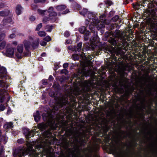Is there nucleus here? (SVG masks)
Wrapping results in <instances>:
<instances>
[{"label": "nucleus", "mask_w": 157, "mask_h": 157, "mask_svg": "<svg viewBox=\"0 0 157 157\" xmlns=\"http://www.w3.org/2000/svg\"><path fill=\"white\" fill-rule=\"evenodd\" d=\"M12 21V19L10 17H6L3 20L2 25L3 26H5L6 28L10 26V23Z\"/></svg>", "instance_id": "nucleus-11"}, {"label": "nucleus", "mask_w": 157, "mask_h": 157, "mask_svg": "<svg viewBox=\"0 0 157 157\" xmlns=\"http://www.w3.org/2000/svg\"><path fill=\"white\" fill-rule=\"evenodd\" d=\"M53 8L52 7H50L49 8L48 10V12L50 13L49 14V16L50 17H53L52 18H54V19L53 21H55L56 19V13L55 12L53 11ZM52 18H50V19H52Z\"/></svg>", "instance_id": "nucleus-20"}, {"label": "nucleus", "mask_w": 157, "mask_h": 157, "mask_svg": "<svg viewBox=\"0 0 157 157\" xmlns=\"http://www.w3.org/2000/svg\"><path fill=\"white\" fill-rule=\"evenodd\" d=\"M60 73L61 74L64 73L65 75H67L68 73V71H67V69H62Z\"/></svg>", "instance_id": "nucleus-41"}, {"label": "nucleus", "mask_w": 157, "mask_h": 157, "mask_svg": "<svg viewBox=\"0 0 157 157\" xmlns=\"http://www.w3.org/2000/svg\"><path fill=\"white\" fill-rule=\"evenodd\" d=\"M41 82H42V84L44 85V86H46V85H47L49 84V82H48V79H43L41 80Z\"/></svg>", "instance_id": "nucleus-34"}, {"label": "nucleus", "mask_w": 157, "mask_h": 157, "mask_svg": "<svg viewBox=\"0 0 157 157\" xmlns=\"http://www.w3.org/2000/svg\"><path fill=\"white\" fill-rule=\"evenodd\" d=\"M64 36L66 37H68L70 35V33L68 31L65 32L64 33Z\"/></svg>", "instance_id": "nucleus-59"}, {"label": "nucleus", "mask_w": 157, "mask_h": 157, "mask_svg": "<svg viewBox=\"0 0 157 157\" xmlns=\"http://www.w3.org/2000/svg\"><path fill=\"white\" fill-rule=\"evenodd\" d=\"M22 8L21 5H17L16 7V13L17 15H19L22 13Z\"/></svg>", "instance_id": "nucleus-24"}, {"label": "nucleus", "mask_w": 157, "mask_h": 157, "mask_svg": "<svg viewBox=\"0 0 157 157\" xmlns=\"http://www.w3.org/2000/svg\"><path fill=\"white\" fill-rule=\"evenodd\" d=\"M3 151V146H2L0 148V155H1Z\"/></svg>", "instance_id": "nucleus-63"}, {"label": "nucleus", "mask_w": 157, "mask_h": 157, "mask_svg": "<svg viewBox=\"0 0 157 157\" xmlns=\"http://www.w3.org/2000/svg\"><path fill=\"white\" fill-rule=\"evenodd\" d=\"M86 28L85 26H82L79 29L80 32L81 33H84L85 31H86Z\"/></svg>", "instance_id": "nucleus-37"}, {"label": "nucleus", "mask_w": 157, "mask_h": 157, "mask_svg": "<svg viewBox=\"0 0 157 157\" xmlns=\"http://www.w3.org/2000/svg\"><path fill=\"white\" fill-rule=\"evenodd\" d=\"M42 26V23H40L39 24H38L36 26V28L35 30H39L40 29V28H41Z\"/></svg>", "instance_id": "nucleus-44"}, {"label": "nucleus", "mask_w": 157, "mask_h": 157, "mask_svg": "<svg viewBox=\"0 0 157 157\" xmlns=\"http://www.w3.org/2000/svg\"><path fill=\"white\" fill-rule=\"evenodd\" d=\"M82 46V43H79L77 45V50L78 51H80L81 48V47Z\"/></svg>", "instance_id": "nucleus-38"}, {"label": "nucleus", "mask_w": 157, "mask_h": 157, "mask_svg": "<svg viewBox=\"0 0 157 157\" xmlns=\"http://www.w3.org/2000/svg\"><path fill=\"white\" fill-rule=\"evenodd\" d=\"M53 28V26H46V29H47V31L48 32H51L52 30V29Z\"/></svg>", "instance_id": "nucleus-40"}, {"label": "nucleus", "mask_w": 157, "mask_h": 157, "mask_svg": "<svg viewBox=\"0 0 157 157\" xmlns=\"http://www.w3.org/2000/svg\"><path fill=\"white\" fill-rule=\"evenodd\" d=\"M65 95H62L59 97L55 91H52L49 94L51 97H53L58 108L64 111L68 112L72 109L76 108L77 101L76 98L80 95L79 92L73 88L72 86L65 84L63 86Z\"/></svg>", "instance_id": "nucleus-1"}, {"label": "nucleus", "mask_w": 157, "mask_h": 157, "mask_svg": "<svg viewBox=\"0 0 157 157\" xmlns=\"http://www.w3.org/2000/svg\"><path fill=\"white\" fill-rule=\"evenodd\" d=\"M79 56L81 59L80 61V65L82 67H89L91 68L92 66L91 61H90L91 58H93L94 56H90L86 57L85 54L82 52L81 54H79Z\"/></svg>", "instance_id": "nucleus-4"}, {"label": "nucleus", "mask_w": 157, "mask_h": 157, "mask_svg": "<svg viewBox=\"0 0 157 157\" xmlns=\"http://www.w3.org/2000/svg\"><path fill=\"white\" fill-rule=\"evenodd\" d=\"M135 137V135L134 136L133 140L127 144L128 152L126 154V155L127 157H132V155L135 153V148L138 144L136 142L137 139Z\"/></svg>", "instance_id": "nucleus-3"}, {"label": "nucleus", "mask_w": 157, "mask_h": 157, "mask_svg": "<svg viewBox=\"0 0 157 157\" xmlns=\"http://www.w3.org/2000/svg\"><path fill=\"white\" fill-rule=\"evenodd\" d=\"M40 44L42 46H45L47 44V43L46 42H45L44 40H41L40 42Z\"/></svg>", "instance_id": "nucleus-57"}, {"label": "nucleus", "mask_w": 157, "mask_h": 157, "mask_svg": "<svg viewBox=\"0 0 157 157\" xmlns=\"http://www.w3.org/2000/svg\"><path fill=\"white\" fill-rule=\"evenodd\" d=\"M25 148L23 147H19L15 150H13V157H25L27 155L24 152Z\"/></svg>", "instance_id": "nucleus-7"}, {"label": "nucleus", "mask_w": 157, "mask_h": 157, "mask_svg": "<svg viewBox=\"0 0 157 157\" xmlns=\"http://www.w3.org/2000/svg\"><path fill=\"white\" fill-rule=\"evenodd\" d=\"M40 40L39 39L37 38L36 39L34 40L33 41H31V45L33 48H36L38 47L39 43Z\"/></svg>", "instance_id": "nucleus-23"}, {"label": "nucleus", "mask_w": 157, "mask_h": 157, "mask_svg": "<svg viewBox=\"0 0 157 157\" xmlns=\"http://www.w3.org/2000/svg\"><path fill=\"white\" fill-rule=\"evenodd\" d=\"M33 41V37L31 36L29 37L27 40H25L24 41V45L25 49L28 50L29 48L31 45V41Z\"/></svg>", "instance_id": "nucleus-13"}, {"label": "nucleus", "mask_w": 157, "mask_h": 157, "mask_svg": "<svg viewBox=\"0 0 157 157\" xmlns=\"http://www.w3.org/2000/svg\"><path fill=\"white\" fill-rule=\"evenodd\" d=\"M105 3L109 5V6L112 5V3L110 0H105Z\"/></svg>", "instance_id": "nucleus-48"}, {"label": "nucleus", "mask_w": 157, "mask_h": 157, "mask_svg": "<svg viewBox=\"0 0 157 157\" xmlns=\"http://www.w3.org/2000/svg\"><path fill=\"white\" fill-rule=\"evenodd\" d=\"M82 129V132H79L74 137V140L76 143H79L81 146H84L86 142L85 140V137L89 136L90 135H93L92 130L93 127L92 125H83Z\"/></svg>", "instance_id": "nucleus-2"}, {"label": "nucleus", "mask_w": 157, "mask_h": 157, "mask_svg": "<svg viewBox=\"0 0 157 157\" xmlns=\"http://www.w3.org/2000/svg\"><path fill=\"white\" fill-rule=\"evenodd\" d=\"M140 5V4H139L137 2H136L135 4H132V6L135 9H138V7Z\"/></svg>", "instance_id": "nucleus-42"}, {"label": "nucleus", "mask_w": 157, "mask_h": 157, "mask_svg": "<svg viewBox=\"0 0 157 157\" xmlns=\"http://www.w3.org/2000/svg\"><path fill=\"white\" fill-rule=\"evenodd\" d=\"M10 11L8 10L2 11H0V15L1 16H5L9 15Z\"/></svg>", "instance_id": "nucleus-27"}, {"label": "nucleus", "mask_w": 157, "mask_h": 157, "mask_svg": "<svg viewBox=\"0 0 157 157\" xmlns=\"http://www.w3.org/2000/svg\"><path fill=\"white\" fill-rule=\"evenodd\" d=\"M83 47L86 50H88L90 48V45L88 43H85L83 46Z\"/></svg>", "instance_id": "nucleus-33"}, {"label": "nucleus", "mask_w": 157, "mask_h": 157, "mask_svg": "<svg viewBox=\"0 0 157 157\" xmlns=\"http://www.w3.org/2000/svg\"><path fill=\"white\" fill-rule=\"evenodd\" d=\"M31 7L33 10H36L37 9V6L35 4H32L31 5Z\"/></svg>", "instance_id": "nucleus-53"}, {"label": "nucleus", "mask_w": 157, "mask_h": 157, "mask_svg": "<svg viewBox=\"0 0 157 157\" xmlns=\"http://www.w3.org/2000/svg\"><path fill=\"white\" fill-rule=\"evenodd\" d=\"M13 127V124L11 123V122H10L8 124H5V125H4V127L7 129L11 128Z\"/></svg>", "instance_id": "nucleus-28"}, {"label": "nucleus", "mask_w": 157, "mask_h": 157, "mask_svg": "<svg viewBox=\"0 0 157 157\" xmlns=\"http://www.w3.org/2000/svg\"><path fill=\"white\" fill-rule=\"evenodd\" d=\"M5 83L3 81L0 80V87L2 88L5 87Z\"/></svg>", "instance_id": "nucleus-47"}, {"label": "nucleus", "mask_w": 157, "mask_h": 157, "mask_svg": "<svg viewBox=\"0 0 157 157\" xmlns=\"http://www.w3.org/2000/svg\"><path fill=\"white\" fill-rule=\"evenodd\" d=\"M25 141L24 139L21 138L17 140V142L20 144H22V143H24Z\"/></svg>", "instance_id": "nucleus-49"}, {"label": "nucleus", "mask_w": 157, "mask_h": 157, "mask_svg": "<svg viewBox=\"0 0 157 157\" xmlns=\"http://www.w3.org/2000/svg\"><path fill=\"white\" fill-rule=\"evenodd\" d=\"M3 121L2 118H0V127L2 126V122ZM0 140L2 141L3 143L4 144H6L7 140V139L6 138L5 135H2V132L0 130Z\"/></svg>", "instance_id": "nucleus-16"}, {"label": "nucleus", "mask_w": 157, "mask_h": 157, "mask_svg": "<svg viewBox=\"0 0 157 157\" xmlns=\"http://www.w3.org/2000/svg\"><path fill=\"white\" fill-rule=\"evenodd\" d=\"M125 35V34H123L122 33H120V35L119 36V38L123 40H124L126 39Z\"/></svg>", "instance_id": "nucleus-35"}, {"label": "nucleus", "mask_w": 157, "mask_h": 157, "mask_svg": "<svg viewBox=\"0 0 157 157\" xmlns=\"http://www.w3.org/2000/svg\"><path fill=\"white\" fill-rule=\"evenodd\" d=\"M66 8V6L65 5L59 6L56 7V9L58 11H61L65 9Z\"/></svg>", "instance_id": "nucleus-29"}, {"label": "nucleus", "mask_w": 157, "mask_h": 157, "mask_svg": "<svg viewBox=\"0 0 157 157\" xmlns=\"http://www.w3.org/2000/svg\"><path fill=\"white\" fill-rule=\"evenodd\" d=\"M87 15L88 17L90 19V20L88 21L86 20V23H87V21H88V22H89V21H90L91 20H92L93 22V24L90 25L89 27L90 30H91L92 31H93L95 28V26L94 25H93L94 24L96 26V25L98 24V23H99V21L98 18L94 17L92 13L88 11Z\"/></svg>", "instance_id": "nucleus-5"}, {"label": "nucleus", "mask_w": 157, "mask_h": 157, "mask_svg": "<svg viewBox=\"0 0 157 157\" xmlns=\"http://www.w3.org/2000/svg\"><path fill=\"white\" fill-rule=\"evenodd\" d=\"M6 91V90L4 88L0 89V103H2L3 102L5 98V94Z\"/></svg>", "instance_id": "nucleus-19"}, {"label": "nucleus", "mask_w": 157, "mask_h": 157, "mask_svg": "<svg viewBox=\"0 0 157 157\" xmlns=\"http://www.w3.org/2000/svg\"><path fill=\"white\" fill-rule=\"evenodd\" d=\"M88 10L87 9H84L80 12V13L82 15L85 16L86 14L87 13Z\"/></svg>", "instance_id": "nucleus-31"}, {"label": "nucleus", "mask_w": 157, "mask_h": 157, "mask_svg": "<svg viewBox=\"0 0 157 157\" xmlns=\"http://www.w3.org/2000/svg\"><path fill=\"white\" fill-rule=\"evenodd\" d=\"M6 44V42L5 41H2L1 43H0V50L3 49Z\"/></svg>", "instance_id": "nucleus-30"}, {"label": "nucleus", "mask_w": 157, "mask_h": 157, "mask_svg": "<svg viewBox=\"0 0 157 157\" xmlns=\"http://www.w3.org/2000/svg\"><path fill=\"white\" fill-rule=\"evenodd\" d=\"M44 40L48 42L51 40V38L49 36H47L44 38Z\"/></svg>", "instance_id": "nucleus-45"}, {"label": "nucleus", "mask_w": 157, "mask_h": 157, "mask_svg": "<svg viewBox=\"0 0 157 157\" xmlns=\"http://www.w3.org/2000/svg\"><path fill=\"white\" fill-rule=\"evenodd\" d=\"M90 41L91 43V45L90 46L92 47L93 48H94V47L93 46V45H94L95 44V40L94 38H93V40H92V38L90 39Z\"/></svg>", "instance_id": "nucleus-46"}, {"label": "nucleus", "mask_w": 157, "mask_h": 157, "mask_svg": "<svg viewBox=\"0 0 157 157\" xmlns=\"http://www.w3.org/2000/svg\"><path fill=\"white\" fill-rule=\"evenodd\" d=\"M69 125L67 123H65L63 125L61 132V133L63 132L64 131L67 132L68 129Z\"/></svg>", "instance_id": "nucleus-25"}, {"label": "nucleus", "mask_w": 157, "mask_h": 157, "mask_svg": "<svg viewBox=\"0 0 157 157\" xmlns=\"http://www.w3.org/2000/svg\"><path fill=\"white\" fill-rule=\"evenodd\" d=\"M23 134L25 136L26 139L27 140H29L30 137L34 136L36 134L35 132H38L36 131V129H34L30 131V130L28 128H25L22 130Z\"/></svg>", "instance_id": "nucleus-8"}, {"label": "nucleus", "mask_w": 157, "mask_h": 157, "mask_svg": "<svg viewBox=\"0 0 157 157\" xmlns=\"http://www.w3.org/2000/svg\"><path fill=\"white\" fill-rule=\"evenodd\" d=\"M14 53V48L12 47H10L6 50V55L8 57L13 56Z\"/></svg>", "instance_id": "nucleus-18"}, {"label": "nucleus", "mask_w": 157, "mask_h": 157, "mask_svg": "<svg viewBox=\"0 0 157 157\" xmlns=\"http://www.w3.org/2000/svg\"><path fill=\"white\" fill-rule=\"evenodd\" d=\"M69 78L68 76H65V75H61V76H60L59 77V81L60 82L62 83L64 82L66 80H67Z\"/></svg>", "instance_id": "nucleus-26"}, {"label": "nucleus", "mask_w": 157, "mask_h": 157, "mask_svg": "<svg viewBox=\"0 0 157 157\" xmlns=\"http://www.w3.org/2000/svg\"><path fill=\"white\" fill-rule=\"evenodd\" d=\"M90 32H86L84 37L85 40H87L89 39L88 36L90 35Z\"/></svg>", "instance_id": "nucleus-36"}, {"label": "nucleus", "mask_w": 157, "mask_h": 157, "mask_svg": "<svg viewBox=\"0 0 157 157\" xmlns=\"http://www.w3.org/2000/svg\"><path fill=\"white\" fill-rule=\"evenodd\" d=\"M54 66L56 69H59V68H60L61 67L60 63H59V62L56 63L54 64Z\"/></svg>", "instance_id": "nucleus-43"}, {"label": "nucleus", "mask_w": 157, "mask_h": 157, "mask_svg": "<svg viewBox=\"0 0 157 157\" xmlns=\"http://www.w3.org/2000/svg\"><path fill=\"white\" fill-rule=\"evenodd\" d=\"M29 19L31 21H33L35 20V18L34 17L32 16L30 17Z\"/></svg>", "instance_id": "nucleus-64"}, {"label": "nucleus", "mask_w": 157, "mask_h": 157, "mask_svg": "<svg viewBox=\"0 0 157 157\" xmlns=\"http://www.w3.org/2000/svg\"><path fill=\"white\" fill-rule=\"evenodd\" d=\"M109 128L107 126H106L105 128V129H104L103 130V133H102V132L101 130L100 131V132L101 133V134H102L101 136H105V138H106L107 139L110 140L111 138H110V134L109 133V134H107V133L109 131Z\"/></svg>", "instance_id": "nucleus-17"}, {"label": "nucleus", "mask_w": 157, "mask_h": 157, "mask_svg": "<svg viewBox=\"0 0 157 157\" xmlns=\"http://www.w3.org/2000/svg\"><path fill=\"white\" fill-rule=\"evenodd\" d=\"M79 71H83V70H84V71H86V70H87V71H91V70H92L93 69H78ZM95 71H107L108 69H93ZM108 70H109V71H112L113 69H108ZM120 70H121L122 71H135V69H113V71H116L118 72L119 71H120Z\"/></svg>", "instance_id": "nucleus-10"}, {"label": "nucleus", "mask_w": 157, "mask_h": 157, "mask_svg": "<svg viewBox=\"0 0 157 157\" xmlns=\"http://www.w3.org/2000/svg\"><path fill=\"white\" fill-rule=\"evenodd\" d=\"M52 87L55 90L56 93L58 94L59 97H61L62 95H63L60 93V88L59 84L57 83H54Z\"/></svg>", "instance_id": "nucleus-12"}, {"label": "nucleus", "mask_w": 157, "mask_h": 157, "mask_svg": "<svg viewBox=\"0 0 157 157\" xmlns=\"http://www.w3.org/2000/svg\"><path fill=\"white\" fill-rule=\"evenodd\" d=\"M39 36L41 37H44L46 35V33L44 31H40L38 32Z\"/></svg>", "instance_id": "nucleus-32"}, {"label": "nucleus", "mask_w": 157, "mask_h": 157, "mask_svg": "<svg viewBox=\"0 0 157 157\" xmlns=\"http://www.w3.org/2000/svg\"><path fill=\"white\" fill-rule=\"evenodd\" d=\"M78 78V79H80V77L79 76V75H78V74H76V73L74 74V75L73 77V78Z\"/></svg>", "instance_id": "nucleus-56"}, {"label": "nucleus", "mask_w": 157, "mask_h": 157, "mask_svg": "<svg viewBox=\"0 0 157 157\" xmlns=\"http://www.w3.org/2000/svg\"><path fill=\"white\" fill-rule=\"evenodd\" d=\"M17 52L15 53V55L18 58H22V53L24 50L23 45L22 44H19L17 47Z\"/></svg>", "instance_id": "nucleus-9"}, {"label": "nucleus", "mask_w": 157, "mask_h": 157, "mask_svg": "<svg viewBox=\"0 0 157 157\" xmlns=\"http://www.w3.org/2000/svg\"><path fill=\"white\" fill-rule=\"evenodd\" d=\"M33 117L35 122H37L39 121L41 118V116L38 110H36V113H33Z\"/></svg>", "instance_id": "nucleus-21"}, {"label": "nucleus", "mask_w": 157, "mask_h": 157, "mask_svg": "<svg viewBox=\"0 0 157 157\" xmlns=\"http://www.w3.org/2000/svg\"><path fill=\"white\" fill-rule=\"evenodd\" d=\"M49 18L48 17H45L44 19H43V21L44 22H46L48 21H49Z\"/></svg>", "instance_id": "nucleus-60"}, {"label": "nucleus", "mask_w": 157, "mask_h": 157, "mask_svg": "<svg viewBox=\"0 0 157 157\" xmlns=\"http://www.w3.org/2000/svg\"><path fill=\"white\" fill-rule=\"evenodd\" d=\"M101 22L97 27L98 28H102L105 27V25L107 24L106 21L105 19V15H103L100 17Z\"/></svg>", "instance_id": "nucleus-14"}, {"label": "nucleus", "mask_w": 157, "mask_h": 157, "mask_svg": "<svg viewBox=\"0 0 157 157\" xmlns=\"http://www.w3.org/2000/svg\"><path fill=\"white\" fill-rule=\"evenodd\" d=\"M38 128L41 131H44V134L47 137H49L52 135L51 129H48V126L46 124L42 123L38 124L37 125Z\"/></svg>", "instance_id": "nucleus-6"}, {"label": "nucleus", "mask_w": 157, "mask_h": 157, "mask_svg": "<svg viewBox=\"0 0 157 157\" xmlns=\"http://www.w3.org/2000/svg\"><path fill=\"white\" fill-rule=\"evenodd\" d=\"M126 132L124 130H121V128H120V133H119V135L121 139L122 138L123 136V138H126L127 137H131V136L132 134V133L131 132L128 133L127 135H124Z\"/></svg>", "instance_id": "nucleus-15"}, {"label": "nucleus", "mask_w": 157, "mask_h": 157, "mask_svg": "<svg viewBox=\"0 0 157 157\" xmlns=\"http://www.w3.org/2000/svg\"><path fill=\"white\" fill-rule=\"evenodd\" d=\"M5 105L1 104L0 105V112L1 111H3L5 110Z\"/></svg>", "instance_id": "nucleus-54"}, {"label": "nucleus", "mask_w": 157, "mask_h": 157, "mask_svg": "<svg viewBox=\"0 0 157 157\" xmlns=\"http://www.w3.org/2000/svg\"><path fill=\"white\" fill-rule=\"evenodd\" d=\"M68 65L69 64L68 63H64L63 65V67L64 68H67L68 67Z\"/></svg>", "instance_id": "nucleus-62"}, {"label": "nucleus", "mask_w": 157, "mask_h": 157, "mask_svg": "<svg viewBox=\"0 0 157 157\" xmlns=\"http://www.w3.org/2000/svg\"><path fill=\"white\" fill-rule=\"evenodd\" d=\"M46 0H34L35 3H38V2H44L46 1Z\"/></svg>", "instance_id": "nucleus-51"}, {"label": "nucleus", "mask_w": 157, "mask_h": 157, "mask_svg": "<svg viewBox=\"0 0 157 157\" xmlns=\"http://www.w3.org/2000/svg\"><path fill=\"white\" fill-rule=\"evenodd\" d=\"M5 37V35L4 33L1 34V35H0V41H2V40H3L4 39V38Z\"/></svg>", "instance_id": "nucleus-50"}, {"label": "nucleus", "mask_w": 157, "mask_h": 157, "mask_svg": "<svg viewBox=\"0 0 157 157\" xmlns=\"http://www.w3.org/2000/svg\"><path fill=\"white\" fill-rule=\"evenodd\" d=\"M72 58L74 60H77L79 59V56L77 54H74L72 55Z\"/></svg>", "instance_id": "nucleus-39"}, {"label": "nucleus", "mask_w": 157, "mask_h": 157, "mask_svg": "<svg viewBox=\"0 0 157 157\" xmlns=\"http://www.w3.org/2000/svg\"><path fill=\"white\" fill-rule=\"evenodd\" d=\"M119 18V17L118 15H116L115 17H113L112 18V21H116L117 20H118Z\"/></svg>", "instance_id": "nucleus-52"}, {"label": "nucleus", "mask_w": 157, "mask_h": 157, "mask_svg": "<svg viewBox=\"0 0 157 157\" xmlns=\"http://www.w3.org/2000/svg\"><path fill=\"white\" fill-rule=\"evenodd\" d=\"M37 11L41 14H43L46 11V10H42L38 9H37Z\"/></svg>", "instance_id": "nucleus-55"}, {"label": "nucleus", "mask_w": 157, "mask_h": 157, "mask_svg": "<svg viewBox=\"0 0 157 157\" xmlns=\"http://www.w3.org/2000/svg\"><path fill=\"white\" fill-rule=\"evenodd\" d=\"M7 76V69H0V78H6Z\"/></svg>", "instance_id": "nucleus-22"}, {"label": "nucleus", "mask_w": 157, "mask_h": 157, "mask_svg": "<svg viewBox=\"0 0 157 157\" xmlns=\"http://www.w3.org/2000/svg\"><path fill=\"white\" fill-rule=\"evenodd\" d=\"M48 80L49 81H51L53 80L54 78L53 77L52 75H49V78L48 79Z\"/></svg>", "instance_id": "nucleus-61"}, {"label": "nucleus", "mask_w": 157, "mask_h": 157, "mask_svg": "<svg viewBox=\"0 0 157 157\" xmlns=\"http://www.w3.org/2000/svg\"><path fill=\"white\" fill-rule=\"evenodd\" d=\"M11 109L10 107H8V110L7 111L6 114L7 115H8L9 114H10V113H11Z\"/></svg>", "instance_id": "nucleus-58"}]
</instances>
